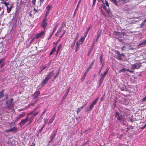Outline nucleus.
Returning a JSON list of instances; mask_svg holds the SVG:
<instances>
[{"label":"nucleus","mask_w":146,"mask_h":146,"mask_svg":"<svg viewBox=\"0 0 146 146\" xmlns=\"http://www.w3.org/2000/svg\"><path fill=\"white\" fill-rule=\"evenodd\" d=\"M70 87H69V88H68L67 89V91H66L65 94L64 95V96L63 97V98L65 99L66 97V96H67V95L68 94V93L69 92V91L70 90Z\"/></svg>","instance_id":"16"},{"label":"nucleus","mask_w":146,"mask_h":146,"mask_svg":"<svg viewBox=\"0 0 146 146\" xmlns=\"http://www.w3.org/2000/svg\"><path fill=\"white\" fill-rule=\"evenodd\" d=\"M36 1V0H32V2L34 5L35 4Z\"/></svg>","instance_id":"44"},{"label":"nucleus","mask_w":146,"mask_h":146,"mask_svg":"<svg viewBox=\"0 0 146 146\" xmlns=\"http://www.w3.org/2000/svg\"><path fill=\"white\" fill-rule=\"evenodd\" d=\"M58 74H59V72H58L57 73L56 75L54 77V78H53V80H55L56 79V77L58 76Z\"/></svg>","instance_id":"41"},{"label":"nucleus","mask_w":146,"mask_h":146,"mask_svg":"<svg viewBox=\"0 0 146 146\" xmlns=\"http://www.w3.org/2000/svg\"><path fill=\"white\" fill-rule=\"evenodd\" d=\"M35 144L34 143H33L32 144L31 146H35Z\"/></svg>","instance_id":"60"},{"label":"nucleus","mask_w":146,"mask_h":146,"mask_svg":"<svg viewBox=\"0 0 146 146\" xmlns=\"http://www.w3.org/2000/svg\"><path fill=\"white\" fill-rule=\"evenodd\" d=\"M141 64L140 62H137L132 65L131 68L133 70L135 69H139L141 66Z\"/></svg>","instance_id":"5"},{"label":"nucleus","mask_w":146,"mask_h":146,"mask_svg":"<svg viewBox=\"0 0 146 146\" xmlns=\"http://www.w3.org/2000/svg\"><path fill=\"white\" fill-rule=\"evenodd\" d=\"M85 37L84 36L82 37L79 40H80V43H82V44L83 42L84 41V40L85 39Z\"/></svg>","instance_id":"24"},{"label":"nucleus","mask_w":146,"mask_h":146,"mask_svg":"<svg viewBox=\"0 0 146 146\" xmlns=\"http://www.w3.org/2000/svg\"><path fill=\"white\" fill-rule=\"evenodd\" d=\"M27 121V115L26 117L24 119H22L21 121L19 123V124L20 125L21 127L24 125L25 123Z\"/></svg>","instance_id":"7"},{"label":"nucleus","mask_w":146,"mask_h":146,"mask_svg":"<svg viewBox=\"0 0 146 146\" xmlns=\"http://www.w3.org/2000/svg\"><path fill=\"white\" fill-rule=\"evenodd\" d=\"M103 55L102 54L100 57V64H101L102 63V62L103 60Z\"/></svg>","instance_id":"36"},{"label":"nucleus","mask_w":146,"mask_h":146,"mask_svg":"<svg viewBox=\"0 0 146 146\" xmlns=\"http://www.w3.org/2000/svg\"><path fill=\"white\" fill-rule=\"evenodd\" d=\"M146 100V97H144L142 100V102L145 101Z\"/></svg>","instance_id":"52"},{"label":"nucleus","mask_w":146,"mask_h":146,"mask_svg":"<svg viewBox=\"0 0 146 146\" xmlns=\"http://www.w3.org/2000/svg\"><path fill=\"white\" fill-rule=\"evenodd\" d=\"M58 24H57L56 25V26H55V27H54V29H53L52 33L51 34L50 36L49 37V38H48V40H49L50 38L53 35L54 33L56 31V28L57 26L58 25Z\"/></svg>","instance_id":"12"},{"label":"nucleus","mask_w":146,"mask_h":146,"mask_svg":"<svg viewBox=\"0 0 146 146\" xmlns=\"http://www.w3.org/2000/svg\"><path fill=\"white\" fill-rule=\"evenodd\" d=\"M94 60L91 63L90 65L88 67V68L87 69V70H90V69L92 68V66L94 64Z\"/></svg>","instance_id":"20"},{"label":"nucleus","mask_w":146,"mask_h":146,"mask_svg":"<svg viewBox=\"0 0 146 146\" xmlns=\"http://www.w3.org/2000/svg\"><path fill=\"white\" fill-rule=\"evenodd\" d=\"M61 30H62V29H60V28L58 30L57 32V33H60L61 32Z\"/></svg>","instance_id":"48"},{"label":"nucleus","mask_w":146,"mask_h":146,"mask_svg":"<svg viewBox=\"0 0 146 146\" xmlns=\"http://www.w3.org/2000/svg\"><path fill=\"white\" fill-rule=\"evenodd\" d=\"M62 46V44H60L57 48V50H60Z\"/></svg>","instance_id":"35"},{"label":"nucleus","mask_w":146,"mask_h":146,"mask_svg":"<svg viewBox=\"0 0 146 146\" xmlns=\"http://www.w3.org/2000/svg\"><path fill=\"white\" fill-rule=\"evenodd\" d=\"M91 26H89L87 28H86V31H88V32L91 29Z\"/></svg>","instance_id":"42"},{"label":"nucleus","mask_w":146,"mask_h":146,"mask_svg":"<svg viewBox=\"0 0 146 146\" xmlns=\"http://www.w3.org/2000/svg\"><path fill=\"white\" fill-rule=\"evenodd\" d=\"M57 131V130H56L54 133L52 134L50 137V138H51V141H52L53 138L54 137V136L56 135Z\"/></svg>","instance_id":"17"},{"label":"nucleus","mask_w":146,"mask_h":146,"mask_svg":"<svg viewBox=\"0 0 146 146\" xmlns=\"http://www.w3.org/2000/svg\"><path fill=\"white\" fill-rule=\"evenodd\" d=\"M75 42H74L71 45V48H73L74 46V45H75Z\"/></svg>","instance_id":"45"},{"label":"nucleus","mask_w":146,"mask_h":146,"mask_svg":"<svg viewBox=\"0 0 146 146\" xmlns=\"http://www.w3.org/2000/svg\"><path fill=\"white\" fill-rule=\"evenodd\" d=\"M109 70V68H107L105 71L104 72L103 74H100V76H101V78L99 80V82L101 84L102 82L104 79L105 77L106 76Z\"/></svg>","instance_id":"2"},{"label":"nucleus","mask_w":146,"mask_h":146,"mask_svg":"<svg viewBox=\"0 0 146 146\" xmlns=\"http://www.w3.org/2000/svg\"><path fill=\"white\" fill-rule=\"evenodd\" d=\"M48 80L46 78H45L44 80L40 84L42 86H43L45 84L47 83Z\"/></svg>","instance_id":"15"},{"label":"nucleus","mask_w":146,"mask_h":146,"mask_svg":"<svg viewBox=\"0 0 146 146\" xmlns=\"http://www.w3.org/2000/svg\"><path fill=\"white\" fill-rule=\"evenodd\" d=\"M99 99V98H97L90 105L89 107H88L86 110V111L88 112L90 111L93 108L94 106L98 102Z\"/></svg>","instance_id":"3"},{"label":"nucleus","mask_w":146,"mask_h":146,"mask_svg":"<svg viewBox=\"0 0 146 146\" xmlns=\"http://www.w3.org/2000/svg\"><path fill=\"white\" fill-rule=\"evenodd\" d=\"M117 56L118 57L119 59L120 60L121 58V54L118 53V52H117Z\"/></svg>","instance_id":"33"},{"label":"nucleus","mask_w":146,"mask_h":146,"mask_svg":"<svg viewBox=\"0 0 146 146\" xmlns=\"http://www.w3.org/2000/svg\"><path fill=\"white\" fill-rule=\"evenodd\" d=\"M80 111V110L79 109H78L77 110V113H78Z\"/></svg>","instance_id":"62"},{"label":"nucleus","mask_w":146,"mask_h":146,"mask_svg":"<svg viewBox=\"0 0 146 146\" xmlns=\"http://www.w3.org/2000/svg\"><path fill=\"white\" fill-rule=\"evenodd\" d=\"M126 71L127 72H128L130 73H133V72H134L133 70H130L129 69H126Z\"/></svg>","instance_id":"40"},{"label":"nucleus","mask_w":146,"mask_h":146,"mask_svg":"<svg viewBox=\"0 0 146 146\" xmlns=\"http://www.w3.org/2000/svg\"><path fill=\"white\" fill-rule=\"evenodd\" d=\"M51 8V7L50 5H48L46 8V9H47V11H50Z\"/></svg>","instance_id":"30"},{"label":"nucleus","mask_w":146,"mask_h":146,"mask_svg":"<svg viewBox=\"0 0 146 146\" xmlns=\"http://www.w3.org/2000/svg\"><path fill=\"white\" fill-rule=\"evenodd\" d=\"M47 19H44L42 21L41 25V27L43 28H45L46 27L47 23Z\"/></svg>","instance_id":"6"},{"label":"nucleus","mask_w":146,"mask_h":146,"mask_svg":"<svg viewBox=\"0 0 146 146\" xmlns=\"http://www.w3.org/2000/svg\"><path fill=\"white\" fill-rule=\"evenodd\" d=\"M17 130V128L16 127H14L12 128H11L9 129H7L6 130V132H10L14 131H15Z\"/></svg>","instance_id":"9"},{"label":"nucleus","mask_w":146,"mask_h":146,"mask_svg":"<svg viewBox=\"0 0 146 146\" xmlns=\"http://www.w3.org/2000/svg\"><path fill=\"white\" fill-rule=\"evenodd\" d=\"M146 127V123L144 125V126L142 127L141 128V129H143L145 128Z\"/></svg>","instance_id":"53"},{"label":"nucleus","mask_w":146,"mask_h":146,"mask_svg":"<svg viewBox=\"0 0 146 146\" xmlns=\"http://www.w3.org/2000/svg\"><path fill=\"white\" fill-rule=\"evenodd\" d=\"M54 75V73L52 71L50 73H49L45 78L48 79V80L49 79L51 78Z\"/></svg>","instance_id":"11"},{"label":"nucleus","mask_w":146,"mask_h":146,"mask_svg":"<svg viewBox=\"0 0 146 146\" xmlns=\"http://www.w3.org/2000/svg\"><path fill=\"white\" fill-rule=\"evenodd\" d=\"M115 116L118 120L120 121H124L125 119V115L120 114L118 112L115 113Z\"/></svg>","instance_id":"1"},{"label":"nucleus","mask_w":146,"mask_h":146,"mask_svg":"<svg viewBox=\"0 0 146 146\" xmlns=\"http://www.w3.org/2000/svg\"><path fill=\"white\" fill-rule=\"evenodd\" d=\"M63 31V33H62V34L61 36H60V38H61L62 37V36H63L65 34V33L66 31L65 30H64Z\"/></svg>","instance_id":"38"},{"label":"nucleus","mask_w":146,"mask_h":146,"mask_svg":"<svg viewBox=\"0 0 146 146\" xmlns=\"http://www.w3.org/2000/svg\"><path fill=\"white\" fill-rule=\"evenodd\" d=\"M56 46H54L53 49H52V50L51 51V52H50V55H52L53 53L56 51Z\"/></svg>","instance_id":"18"},{"label":"nucleus","mask_w":146,"mask_h":146,"mask_svg":"<svg viewBox=\"0 0 146 146\" xmlns=\"http://www.w3.org/2000/svg\"><path fill=\"white\" fill-rule=\"evenodd\" d=\"M80 111V110L79 109H78L77 110V113H78Z\"/></svg>","instance_id":"61"},{"label":"nucleus","mask_w":146,"mask_h":146,"mask_svg":"<svg viewBox=\"0 0 146 146\" xmlns=\"http://www.w3.org/2000/svg\"><path fill=\"white\" fill-rule=\"evenodd\" d=\"M86 104L85 105H83L82 106L80 107V108H79L78 109H79V110L81 111L85 107V106L86 105Z\"/></svg>","instance_id":"34"},{"label":"nucleus","mask_w":146,"mask_h":146,"mask_svg":"<svg viewBox=\"0 0 146 146\" xmlns=\"http://www.w3.org/2000/svg\"><path fill=\"white\" fill-rule=\"evenodd\" d=\"M13 8V6L11 5L9 7V9L8 10V13H9L11 11V9Z\"/></svg>","instance_id":"27"},{"label":"nucleus","mask_w":146,"mask_h":146,"mask_svg":"<svg viewBox=\"0 0 146 146\" xmlns=\"http://www.w3.org/2000/svg\"><path fill=\"white\" fill-rule=\"evenodd\" d=\"M111 1L114 3L115 5L117 6L116 0H110Z\"/></svg>","instance_id":"28"},{"label":"nucleus","mask_w":146,"mask_h":146,"mask_svg":"<svg viewBox=\"0 0 146 146\" xmlns=\"http://www.w3.org/2000/svg\"><path fill=\"white\" fill-rule=\"evenodd\" d=\"M80 111V110L79 109H78L77 110V113H78Z\"/></svg>","instance_id":"64"},{"label":"nucleus","mask_w":146,"mask_h":146,"mask_svg":"<svg viewBox=\"0 0 146 146\" xmlns=\"http://www.w3.org/2000/svg\"><path fill=\"white\" fill-rule=\"evenodd\" d=\"M42 86H37V88L38 89H40L42 87Z\"/></svg>","instance_id":"54"},{"label":"nucleus","mask_w":146,"mask_h":146,"mask_svg":"<svg viewBox=\"0 0 146 146\" xmlns=\"http://www.w3.org/2000/svg\"><path fill=\"white\" fill-rule=\"evenodd\" d=\"M43 127H41V129L39 130V131L40 132H41L42 131V129H43Z\"/></svg>","instance_id":"58"},{"label":"nucleus","mask_w":146,"mask_h":146,"mask_svg":"<svg viewBox=\"0 0 146 146\" xmlns=\"http://www.w3.org/2000/svg\"><path fill=\"white\" fill-rule=\"evenodd\" d=\"M145 22H144V21H143L141 24V26H142L144 24Z\"/></svg>","instance_id":"55"},{"label":"nucleus","mask_w":146,"mask_h":146,"mask_svg":"<svg viewBox=\"0 0 146 146\" xmlns=\"http://www.w3.org/2000/svg\"><path fill=\"white\" fill-rule=\"evenodd\" d=\"M55 117V115H54L52 116V118L50 119L48 122V125H49L52 122H53V121L54 120V119Z\"/></svg>","instance_id":"14"},{"label":"nucleus","mask_w":146,"mask_h":146,"mask_svg":"<svg viewBox=\"0 0 146 146\" xmlns=\"http://www.w3.org/2000/svg\"><path fill=\"white\" fill-rule=\"evenodd\" d=\"M25 114L24 113L20 114L19 115V116L21 118L24 117L25 116Z\"/></svg>","instance_id":"29"},{"label":"nucleus","mask_w":146,"mask_h":146,"mask_svg":"<svg viewBox=\"0 0 146 146\" xmlns=\"http://www.w3.org/2000/svg\"><path fill=\"white\" fill-rule=\"evenodd\" d=\"M145 44H146V41L145 40H144L142 42L139 44L138 45V46L140 47V46Z\"/></svg>","instance_id":"22"},{"label":"nucleus","mask_w":146,"mask_h":146,"mask_svg":"<svg viewBox=\"0 0 146 146\" xmlns=\"http://www.w3.org/2000/svg\"><path fill=\"white\" fill-rule=\"evenodd\" d=\"M5 91L4 90H2L1 92H0V98H1L4 96L3 92Z\"/></svg>","instance_id":"19"},{"label":"nucleus","mask_w":146,"mask_h":146,"mask_svg":"<svg viewBox=\"0 0 146 146\" xmlns=\"http://www.w3.org/2000/svg\"><path fill=\"white\" fill-rule=\"evenodd\" d=\"M13 101V100L12 98L10 99L9 101L6 103L7 104H8V106L9 107H10L13 105V103L12 102Z\"/></svg>","instance_id":"13"},{"label":"nucleus","mask_w":146,"mask_h":146,"mask_svg":"<svg viewBox=\"0 0 146 146\" xmlns=\"http://www.w3.org/2000/svg\"><path fill=\"white\" fill-rule=\"evenodd\" d=\"M3 3L6 7H8V6L9 5V4L8 3L5 2H3Z\"/></svg>","instance_id":"32"},{"label":"nucleus","mask_w":146,"mask_h":146,"mask_svg":"<svg viewBox=\"0 0 146 146\" xmlns=\"http://www.w3.org/2000/svg\"><path fill=\"white\" fill-rule=\"evenodd\" d=\"M104 63L103 64H102V66L101 67L99 71V74H100L101 73V70L102 69V68L104 66Z\"/></svg>","instance_id":"31"},{"label":"nucleus","mask_w":146,"mask_h":146,"mask_svg":"<svg viewBox=\"0 0 146 146\" xmlns=\"http://www.w3.org/2000/svg\"><path fill=\"white\" fill-rule=\"evenodd\" d=\"M78 48L76 47L75 48V52H76L77 51Z\"/></svg>","instance_id":"59"},{"label":"nucleus","mask_w":146,"mask_h":146,"mask_svg":"<svg viewBox=\"0 0 146 146\" xmlns=\"http://www.w3.org/2000/svg\"><path fill=\"white\" fill-rule=\"evenodd\" d=\"M38 112H35V113L34 114H33V115L34 116H36V115L37 114H38Z\"/></svg>","instance_id":"56"},{"label":"nucleus","mask_w":146,"mask_h":146,"mask_svg":"<svg viewBox=\"0 0 146 146\" xmlns=\"http://www.w3.org/2000/svg\"><path fill=\"white\" fill-rule=\"evenodd\" d=\"M125 70V68H123L122 69H121L120 70H119V72H122L124 71Z\"/></svg>","instance_id":"47"},{"label":"nucleus","mask_w":146,"mask_h":146,"mask_svg":"<svg viewBox=\"0 0 146 146\" xmlns=\"http://www.w3.org/2000/svg\"><path fill=\"white\" fill-rule=\"evenodd\" d=\"M44 34V31H41L40 33H39L37 34L36 36V38H39L41 37L42 35Z\"/></svg>","instance_id":"10"},{"label":"nucleus","mask_w":146,"mask_h":146,"mask_svg":"<svg viewBox=\"0 0 146 146\" xmlns=\"http://www.w3.org/2000/svg\"><path fill=\"white\" fill-rule=\"evenodd\" d=\"M86 77V76L84 75L81 79V81L82 82L85 79Z\"/></svg>","instance_id":"39"},{"label":"nucleus","mask_w":146,"mask_h":146,"mask_svg":"<svg viewBox=\"0 0 146 146\" xmlns=\"http://www.w3.org/2000/svg\"><path fill=\"white\" fill-rule=\"evenodd\" d=\"M101 34V32L100 31L99 33L98 34L97 36L96 39V41H97L99 38L100 37Z\"/></svg>","instance_id":"25"},{"label":"nucleus","mask_w":146,"mask_h":146,"mask_svg":"<svg viewBox=\"0 0 146 146\" xmlns=\"http://www.w3.org/2000/svg\"><path fill=\"white\" fill-rule=\"evenodd\" d=\"M40 92L39 91L35 92L33 95V98L34 99H35L37 98L40 95Z\"/></svg>","instance_id":"8"},{"label":"nucleus","mask_w":146,"mask_h":146,"mask_svg":"<svg viewBox=\"0 0 146 146\" xmlns=\"http://www.w3.org/2000/svg\"><path fill=\"white\" fill-rule=\"evenodd\" d=\"M105 4L106 7L104 5H103V8L106 12L109 13L110 12L109 5L108 1L106 0H105Z\"/></svg>","instance_id":"4"},{"label":"nucleus","mask_w":146,"mask_h":146,"mask_svg":"<svg viewBox=\"0 0 146 146\" xmlns=\"http://www.w3.org/2000/svg\"><path fill=\"white\" fill-rule=\"evenodd\" d=\"M20 118H21L19 116L17 118L15 121L16 122V121H17L18 120H19L20 119Z\"/></svg>","instance_id":"49"},{"label":"nucleus","mask_w":146,"mask_h":146,"mask_svg":"<svg viewBox=\"0 0 146 146\" xmlns=\"http://www.w3.org/2000/svg\"><path fill=\"white\" fill-rule=\"evenodd\" d=\"M89 70H86V71L85 72V73H84V75H85L86 76V75L88 73V72H89Z\"/></svg>","instance_id":"50"},{"label":"nucleus","mask_w":146,"mask_h":146,"mask_svg":"<svg viewBox=\"0 0 146 146\" xmlns=\"http://www.w3.org/2000/svg\"><path fill=\"white\" fill-rule=\"evenodd\" d=\"M37 101H38L37 100H35V101L34 102L32 103L29 104V105H28V108H29V107H30L31 106H33L34 104H35L37 102Z\"/></svg>","instance_id":"21"},{"label":"nucleus","mask_w":146,"mask_h":146,"mask_svg":"<svg viewBox=\"0 0 146 146\" xmlns=\"http://www.w3.org/2000/svg\"><path fill=\"white\" fill-rule=\"evenodd\" d=\"M47 110L46 109H45L44 111L42 112V115H43L45 113L46 111H47Z\"/></svg>","instance_id":"46"},{"label":"nucleus","mask_w":146,"mask_h":146,"mask_svg":"<svg viewBox=\"0 0 146 146\" xmlns=\"http://www.w3.org/2000/svg\"><path fill=\"white\" fill-rule=\"evenodd\" d=\"M66 26V23L64 22H63L61 25V26L60 27V29H63L64 27Z\"/></svg>","instance_id":"26"},{"label":"nucleus","mask_w":146,"mask_h":146,"mask_svg":"<svg viewBox=\"0 0 146 146\" xmlns=\"http://www.w3.org/2000/svg\"><path fill=\"white\" fill-rule=\"evenodd\" d=\"M88 32V31H86V32L84 33V36L86 37Z\"/></svg>","instance_id":"51"},{"label":"nucleus","mask_w":146,"mask_h":146,"mask_svg":"<svg viewBox=\"0 0 146 146\" xmlns=\"http://www.w3.org/2000/svg\"><path fill=\"white\" fill-rule=\"evenodd\" d=\"M80 111V110L79 109H78L77 110V113H78Z\"/></svg>","instance_id":"63"},{"label":"nucleus","mask_w":146,"mask_h":146,"mask_svg":"<svg viewBox=\"0 0 146 146\" xmlns=\"http://www.w3.org/2000/svg\"><path fill=\"white\" fill-rule=\"evenodd\" d=\"M48 14H49V12H48V11H47L46 14L45 15V17L44 19H47V17L48 15Z\"/></svg>","instance_id":"37"},{"label":"nucleus","mask_w":146,"mask_h":146,"mask_svg":"<svg viewBox=\"0 0 146 146\" xmlns=\"http://www.w3.org/2000/svg\"><path fill=\"white\" fill-rule=\"evenodd\" d=\"M104 99V95L100 99V101L102 102Z\"/></svg>","instance_id":"57"},{"label":"nucleus","mask_w":146,"mask_h":146,"mask_svg":"<svg viewBox=\"0 0 146 146\" xmlns=\"http://www.w3.org/2000/svg\"><path fill=\"white\" fill-rule=\"evenodd\" d=\"M81 44V43L80 40H78L76 43V47L79 48L80 45Z\"/></svg>","instance_id":"23"},{"label":"nucleus","mask_w":146,"mask_h":146,"mask_svg":"<svg viewBox=\"0 0 146 146\" xmlns=\"http://www.w3.org/2000/svg\"><path fill=\"white\" fill-rule=\"evenodd\" d=\"M43 120H44V122L45 124H46L48 122V120L46 119H44Z\"/></svg>","instance_id":"43"}]
</instances>
